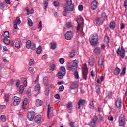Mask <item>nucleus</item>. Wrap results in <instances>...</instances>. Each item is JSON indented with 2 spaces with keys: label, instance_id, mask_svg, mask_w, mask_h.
<instances>
[{
  "label": "nucleus",
  "instance_id": "nucleus-35",
  "mask_svg": "<svg viewBox=\"0 0 127 127\" xmlns=\"http://www.w3.org/2000/svg\"><path fill=\"white\" fill-rule=\"evenodd\" d=\"M3 41L4 43H5V44H6L7 45H9V44H10V40L8 38H4Z\"/></svg>",
  "mask_w": 127,
  "mask_h": 127
},
{
  "label": "nucleus",
  "instance_id": "nucleus-49",
  "mask_svg": "<svg viewBox=\"0 0 127 127\" xmlns=\"http://www.w3.org/2000/svg\"><path fill=\"white\" fill-rule=\"evenodd\" d=\"M64 86L61 85L59 88V92H63L64 91Z\"/></svg>",
  "mask_w": 127,
  "mask_h": 127
},
{
  "label": "nucleus",
  "instance_id": "nucleus-8",
  "mask_svg": "<svg viewBox=\"0 0 127 127\" xmlns=\"http://www.w3.org/2000/svg\"><path fill=\"white\" fill-rule=\"evenodd\" d=\"M26 46L27 48L29 49V48H31L32 50H35V44L33 43H31V41L28 40L26 44Z\"/></svg>",
  "mask_w": 127,
  "mask_h": 127
},
{
  "label": "nucleus",
  "instance_id": "nucleus-22",
  "mask_svg": "<svg viewBox=\"0 0 127 127\" xmlns=\"http://www.w3.org/2000/svg\"><path fill=\"white\" fill-rule=\"evenodd\" d=\"M50 49H52L53 50H54L57 47V44H56V42L53 41L50 43Z\"/></svg>",
  "mask_w": 127,
  "mask_h": 127
},
{
  "label": "nucleus",
  "instance_id": "nucleus-1",
  "mask_svg": "<svg viewBox=\"0 0 127 127\" xmlns=\"http://www.w3.org/2000/svg\"><path fill=\"white\" fill-rule=\"evenodd\" d=\"M82 72L81 77L83 80L86 81L88 77V74H89V70L88 67H87V64L84 63L82 65Z\"/></svg>",
  "mask_w": 127,
  "mask_h": 127
},
{
  "label": "nucleus",
  "instance_id": "nucleus-54",
  "mask_svg": "<svg viewBox=\"0 0 127 127\" xmlns=\"http://www.w3.org/2000/svg\"><path fill=\"white\" fill-rule=\"evenodd\" d=\"M25 9L27 11V15H29V14H30V10H29V8H28V7H26L25 8Z\"/></svg>",
  "mask_w": 127,
  "mask_h": 127
},
{
  "label": "nucleus",
  "instance_id": "nucleus-59",
  "mask_svg": "<svg viewBox=\"0 0 127 127\" xmlns=\"http://www.w3.org/2000/svg\"><path fill=\"white\" fill-rule=\"evenodd\" d=\"M54 6H56V7L59 6V2L58 1H54Z\"/></svg>",
  "mask_w": 127,
  "mask_h": 127
},
{
  "label": "nucleus",
  "instance_id": "nucleus-57",
  "mask_svg": "<svg viewBox=\"0 0 127 127\" xmlns=\"http://www.w3.org/2000/svg\"><path fill=\"white\" fill-rule=\"evenodd\" d=\"M28 103V101L27 100V98H25L24 99V101L23 103V105H25V106H26V105H27Z\"/></svg>",
  "mask_w": 127,
  "mask_h": 127
},
{
  "label": "nucleus",
  "instance_id": "nucleus-16",
  "mask_svg": "<svg viewBox=\"0 0 127 127\" xmlns=\"http://www.w3.org/2000/svg\"><path fill=\"white\" fill-rule=\"evenodd\" d=\"M20 98L17 96H15L14 97L13 105L14 106H18V105H19V104L20 103Z\"/></svg>",
  "mask_w": 127,
  "mask_h": 127
},
{
  "label": "nucleus",
  "instance_id": "nucleus-20",
  "mask_svg": "<svg viewBox=\"0 0 127 127\" xmlns=\"http://www.w3.org/2000/svg\"><path fill=\"white\" fill-rule=\"evenodd\" d=\"M76 21L77 22L78 24V26L76 28L77 30L76 31V32L79 33V32H80V18H79V17H76Z\"/></svg>",
  "mask_w": 127,
  "mask_h": 127
},
{
  "label": "nucleus",
  "instance_id": "nucleus-63",
  "mask_svg": "<svg viewBox=\"0 0 127 127\" xmlns=\"http://www.w3.org/2000/svg\"><path fill=\"white\" fill-rule=\"evenodd\" d=\"M123 28H125V24L124 23H121L120 24V29H123Z\"/></svg>",
  "mask_w": 127,
  "mask_h": 127
},
{
  "label": "nucleus",
  "instance_id": "nucleus-44",
  "mask_svg": "<svg viewBox=\"0 0 127 127\" xmlns=\"http://www.w3.org/2000/svg\"><path fill=\"white\" fill-rule=\"evenodd\" d=\"M74 75L75 79H79V73H78V71H74Z\"/></svg>",
  "mask_w": 127,
  "mask_h": 127
},
{
  "label": "nucleus",
  "instance_id": "nucleus-51",
  "mask_svg": "<svg viewBox=\"0 0 127 127\" xmlns=\"http://www.w3.org/2000/svg\"><path fill=\"white\" fill-rule=\"evenodd\" d=\"M126 73V67H123L121 73H120L121 76H123Z\"/></svg>",
  "mask_w": 127,
  "mask_h": 127
},
{
  "label": "nucleus",
  "instance_id": "nucleus-39",
  "mask_svg": "<svg viewBox=\"0 0 127 127\" xmlns=\"http://www.w3.org/2000/svg\"><path fill=\"white\" fill-rule=\"evenodd\" d=\"M49 1V0H45L44 1V9H46L47 8V6H48V1Z\"/></svg>",
  "mask_w": 127,
  "mask_h": 127
},
{
  "label": "nucleus",
  "instance_id": "nucleus-52",
  "mask_svg": "<svg viewBox=\"0 0 127 127\" xmlns=\"http://www.w3.org/2000/svg\"><path fill=\"white\" fill-rule=\"evenodd\" d=\"M98 121V117L96 116H94L93 117L92 121L94 122V123H97V121Z\"/></svg>",
  "mask_w": 127,
  "mask_h": 127
},
{
  "label": "nucleus",
  "instance_id": "nucleus-47",
  "mask_svg": "<svg viewBox=\"0 0 127 127\" xmlns=\"http://www.w3.org/2000/svg\"><path fill=\"white\" fill-rule=\"evenodd\" d=\"M26 95H27V96L28 97H31V91L30 90V89H28L27 91L26 92Z\"/></svg>",
  "mask_w": 127,
  "mask_h": 127
},
{
  "label": "nucleus",
  "instance_id": "nucleus-19",
  "mask_svg": "<svg viewBox=\"0 0 127 127\" xmlns=\"http://www.w3.org/2000/svg\"><path fill=\"white\" fill-rule=\"evenodd\" d=\"M115 105L117 108H118V109H120V108H121V107L122 106V101L120 98L117 99V100L115 102Z\"/></svg>",
  "mask_w": 127,
  "mask_h": 127
},
{
  "label": "nucleus",
  "instance_id": "nucleus-2",
  "mask_svg": "<svg viewBox=\"0 0 127 127\" xmlns=\"http://www.w3.org/2000/svg\"><path fill=\"white\" fill-rule=\"evenodd\" d=\"M89 41L92 46H95L98 43V34L94 33L89 38Z\"/></svg>",
  "mask_w": 127,
  "mask_h": 127
},
{
  "label": "nucleus",
  "instance_id": "nucleus-11",
  "mask_svg": "<svg viewBox=\"0 0 127 127\" xmlns=\"http://www.w3.org/2000/svg\"><path fill=\"white\" fill-rule=\"evenodd\" d=\"M119 125L121 127L125 125V115L123 114L120 115L118 119Z\"/></svg>",
  "mask_w": 127,
  "mask_h": 127
},
{
  "label": "nucleus",
  "instance_id": "nucleus-58",
  "mask_svg": "<svg viewBox=\"0 0 127 127\" xmlns=\"http://www.w3.org/2000/svg\"><path fill=\"white\" fill-rule=\"evenodd\" d=\"M74 56H75V52L69 53V57H71V58H72V57H74Z\"/></svg>",
  "mask_w": 127,
  "mask_h": 127
},
{
  "label": "nucleus",
  "instance_id": "nucleus-56",
  "mask_svg": "<svg viewBox=\"0 0 127 127\" xmlns=\"http://www.w3.org/2000/svg\"><path fill=\"white\" fill-rule=\"evenodd\" d=\"M59 62L61 64H63V63H64V62H65V60L64 59V58H60L59 59Z\"/></svg>",
  "mask_w": 127,
  "mask_h": 127
},
{
  "label": "nucleus",
  "instance_id": "nucleus-46",
  "mask_svg": "<svg viewBox=\"0 0 127 127\" xmlns=\"http://www.w3.org/2000/svg\"><path fill=\"white\" fill-rule=\"evenodd\" d=\"M66 26L67 27H72L73 23L71 22H66Z\"/></svg>",
  "mask_w": 127,
  "mask_h": 127
},
{
  "label": "nucleus",
  "instance_id": "nucleus-30",
  "mask_svg": "<svg viewBox=\"0 0 127 127\" xmlns=\"http://www.w3.org/2000/svg\"><path fill=\"white\" fill-rule=\"evenodd\" d=\"M15 46L16 48H20V42L18 40H15Z\"/></svg>",
  "mask_w": 127,
  "mask_h": 127
},
{
  "label": "nucleus",
  "instance_id": "nucleus-9",
  "mask_svg": "<svg viewBox=\"0 0 127 127\" xmlns=\"http://www.w3.org/2000/svg\"><path fill=\"white\" fill-rule=\"evenodd\" d=\"M104 21L101 18L97 17L94 21V23L96 26H100L104 23Z\"/></svg>",
  "mask_w": 127,
  "mask_h": 127
},
{
  "label": "nucleus",
  "instance_id": "nucleus-17",
  "mask_svg": "<svg viewBox=\"0 0 127 127\" xmlns=\"http://www.w3.org/2000/svg\"><path fill=\"white\" fill-rule=\"evenodd\" d=\"M88 64L91 67L94 66V64H95V57L94 56H91V58L89 60Z\"/></svg>",
  "mask_w": 127,
  "mask_h": 127
},
{
  "label": "nucleus",
  "instance_id": "nucleus-4",
  "mask_svg": "<svg viewBox=\"0 0 127 127\" xmlns=\"http://www.w3.org/2000/svg\"><path fill=\"white\" fill-rule=\"evenodd\" d=\"M65 75H66V69L64 66H61L60 67V71L57 73V77L58 79L62 80L63 77H64Z\"/></svg>",
  "mask_w": 127,
  "mask_h": 127
},
{
  "label": "nucleus",
  "instance_id": "nucleus-24",
  "mask_svg": "<svg viewBox=\"0 0 127 127\" xmlns=\"http://www.w3.org/2000/svg\"><path fill=\"white\" fill-rule=\"evenodd\" d=\"M41 121V115H37L35 118V123H38L39 124Z\"/></svg>",
  "mask_w": 127,
  "mask_h": 127
},
{
  "label": "nucleus",
  "instance_id": "nucleus-7",
  "mask_svg": "<svg viewBox=\"0 0 127 127\" xmlns=\"http://www.w3.org/2000/svg\"><path fill=\"white\" fill-rule=\"evenodd\" d=\"M104 60H105V56H100L98 61V65L99 68L104 67Z\"/></svg>",
  "mask_w": 127,
  "mask_h": 127
},
{
  "label": "nucleus",
  "instance_id": "nucleus-37",
  "mask_svg": "<svg viewBox=\"0 0 127 127\" xmlns=\"http://www.w3.org/2000/svg\"><path fill=\"white\" fill-rule=\"evenodd\" d=\"M67 108L68 110H72L73 109V105L72 104V103L68 102L67 104Z\"/></svg>",
  "mask_w": 127,
  "mask_h": 127
},
{
  "label": "nucleus",
  "instance_id": "nucleus-18",
  "mask_svg": "<svg viewBox=\"0 0 127 127\" xmlns=\"http://www.w3.org/2000/svg\"><path fill=\"white\" fill-rule=\"evenodd\" d=\"M74 10V5L67 6L64 7V11H73Z\"/></svg>",
  "mask_w": 127,
  "mask_h": 127
},
{
  "label": "nucleus",
  "instance_id": "nucleus-34",
  "mask_svg": "<svg viewBox=\"0 0 127 127\" xmlns=\"http://www.w3.org/2000/svg\"><path fill=\"white\" fill-rule=\"evenodd\" d=\"M3 37L4 38H8V37H9V32L7 31H5L4 33Z\"/></svg>",
  "mask_w": 127,
  "mask_h": 127
},
{
  "label": "nucleus",
  "instance_id": "nucleus-62",
  "mask_svg": "<svg viewBox=\"0 0 127 127\" xmlns=\"http://www.w3.org/2000/svg\"><path fill=\"white\" fill-rule=\"evenodd\" d=\"M124 6L125 7V8H127V0L124 2Z\"/></svg>",
  "mask_w": 127,
  "mask_h": 127
},
{
  "label": "nucleus",
  "instance_id": "nucleus-40",
  "mask_svg": "<svg viewBox=\"0 0 127 127\" xmlns=\"http://www.w3.org/2000/svg\"><path fill=\"white\" fill-rule=\"evenodd\" d=\"M104 42L108 44L110 42V38L109 36H106L104 38Z\"/></svg>",
  "mask_w": 127,
  "mask_h": 127
},
{
  "label": "nucleus",
  "instance_id": "nucleus-45",
  "mask_svg": "<svg viewBox=\"0 0 127 127\" xmlns=\"http://www.w3.org/2000/svg\"><path fill=\"white\" fill-rule=\"evenodd\" d=\"M34 59H31L30 60V62H29V65L30 66H32V65H34Z\"/></svg>",
  "mask_w": 127,
  "mask_h": 127
},
{
  "label": "nucleus",
  "instance_id": "nucleus-21",
  "mask_svg": "<svg viewBox=\"0 0 127 127\" xmlns=\"http://www.w3.org/2000/svg\"><path fill=\"white\" fill-rule=\"evenodd\" d=\"M79 87V83L78 82H72L70 84V88L71 89H76Z\"/></svg>",
  "mask_w": 127,
  "mask_h": 127
},
{
  "label": "nucleus",
  "instance_id": "nucleus-43",
  "mask_svg": "<svg viewBox=\"0 0 127 127\" xmlns=\"http://www.w3.org/2000/svg\"><path fill=\"white\" fill-rule=\"evenodd\" d=\"M42 28V22L40 21L39 23L38 24V28H40L39 31H41V29Z\"/></svg>",
  "mask_w": 127,
  "mask_h": 127
},
{
  "label": "nucleus",
  "instance_id": "nucleus-55",
  "mask_svg": "<svg viewBox=\"0 0 127 127\" xmlns=\"http://www.w3.org/2000/svg\"><path fill=\"white\" fill-rule=\"evenodd\" d=\"M67 4L68 5V6H71V5H73V4H72V0H68L67 1Z\"/></svg>",
  "mask_w": 127,
  "mask_h": 127
},
{
  "label": "nucleus",
  "instance_id": "nucleus-36",
  "mask_svg": "<svg viewBox=\"0 0 127 127\" xmlns=\"http://www.w3.org/2000/svg\"><path fill=\"white\" fill-rule=\"evenodd\" d=\"M41 51H42V48L41 47V46H39L37 48L36 53H37V54H40Z\"/></svg>",
  "mask_w": 127,
  "mask_h": 127
},
{
  "label": "nucleus",
  "instance_id": "nucleus-3",
  "mask_svg": "<svg viewBox=\"0 0 127 127\" xmlns=\"http://www.w3.org/2000/svg\"><path fill=\"white\" fill-rule=\"evenodd\" d=\"M78 67V62L77 60L73 61L71 64H69L67 66L68 70L69 71H76Z\"/></svg>",
  "mask_w": 127,
  "mask_h": 127
},
{
  "label": "nucleus",
  "instance_id": "nucleus-61",
  "mask_svg": "<svg viewBox=\"0 0 127 127\" xmlns=\"http://www.w3.org/2000/svg\"><path fill=\"white\" fill-rule=\"evenodd\" d=\"M55 99H57L58 100H59L60 99V96L59 94H57L55 95Z\"/></svg>",
  "mask_w": 127,
  "mask_h": 127
},
{
  "label": "nucleus",
  "instance_id": "nucleus-27",
  "mask_svg": "<svg viewBox=\"0 0 127 127\" xmlns=\"http://www.w3.org/2000/svg\"><path fill=\"white\" fill-rule=\"evenodd\" d=\"M120 72H121V69L118 67H116L114 70V74L116 76H118L120 74Z\"/></svg>",
  "mask_w": 127,
  "mask_h": 127
},
{
  "label": "nucleus",
  "instance_id": "nucleus-29",
  "mask_svg": "<svg viewBox=\"0 0 127 127\" xmlns=\"http://www.w3.org/2000/svg\"><path fill=\"white\" fill-rule=\"evenodd\" d=\"M56 69V66L54 64H51L49 68L50 71H55Z\"/></svg>",
  "mask_w": 127,
  "mask_h": 127
},
{
  "label": "nucleus",
  "instance_id": "nucleus-25",
  "mask_svg": "<svg viewBox=\"0 0 127 127\" xmlns=\"http://www.w3.org/2000/svg\"><path fill=\"white\" fill-rule=\"evenodd\" d=\"M109 27L110 29H115L116 28V23L114 21H112L110 23Z\"/></svg>",
  "mask_w": 127,
  "mask_h": 127
},
{
  "label": "nucleus",
  "instance_id": "nucleus-6",
  "mask_svg": "<svg viewBox=\"0 0 127 127\" xmlns=\"http://www.w3.org/2000/svg\"><path fill=\"white\" fill-rule=\"evenodd\" d=\"M125 48H124L123 46H121V49H120V48H119L116 51L117 55H120L121 58H124V57H125Z\"/></svg>",
  "mask_w": 127,
  "mask_h": 127
},
{
  "label": "nucleus",
  "instance_id": "nucleus-12",
  "mask_svg": "<svg viewBox=\"0 0 127 127\" xmlns=\"http://www.w3.org/2000/svg\"><path fill=\"white\" fill-rule=\"evenodd\" d=\"M73 37V31H68L67 33L65 34V38L67 40H71Z\"/></svg>",
  "mask_w": 127,
  "mask_h": 127
},
{
  "label": "nucleus",
  "instance_id": "nucleus-23",
  "mask_svg": "<svg viewBox=\"0 0 127 127\" xmlns=\"http://www.w3.org/2000/svg\"><path fill=\"white\" fill-rule=\"evenodd\" d=\"M86 104H87V101L85 99H80V107H85Z\"/></svg>",
  "mask_w": 127,
  "mask_h": 127
},
{
  "label": "nucleus",
  "instance_id": "nucleus-13",
  "mask_svg": "<svg viewBox=\"0 0 127 127\" xmlns=\"http://www.w3.org/2000/svg\"><path fill=\"white\" fill-rule=\"evenodd\" d=\"M34 116H35V114L34 113V111H30L28 113V119L29 121H33V119H34Z\"/></svg>",
  "mask_w": 127,
  "mask_h": 127
},
{
  "label": "nucleus",
  "instance_id": "nucleus-10",
  "mask_svg": "<svg viewBox=\"0 0 127 127\" xmlns=\"http://www.w3.org/2000/svg\"><path fill=\"white\" fill-rule=\"evenodd\" d=\"M40 93V85L37 84L35 86V90L33 92L34 97H37V95Z\"/></svg>",
  "mask_w": 127,
  "mask_h": 127
},
{
  "label": "nucleus",
  "instance_id": "nucleus-41",
  "mask_svg": "<svg viewBox=\"0 0 127 127\" xmlns=\"http://www.w3.org/2000/svg\"><path fill=\"white\" fill-rule=\"evenodd\" d=\"M28 24L29 26H32V25H33V22H32V20H31V19H28Z\"/></svg>",
  "mask_w": 127,
  "mask_h": 127
},
{
  "label": "nucleus",
  "instance_id": "nucleus-28",
  "mask_svg": "<svg viewBox=\"0 0 127 127\" xmlns=\"http://www.w3.org/2000/svg\"><path fill=\"white\" fill-rule=\"evenodd\" d=\"M100 18L103 21H105V20H107V15L106 13L103 12L101 14V17Z\"/></svg>",
  "mask_w": 127,
  "mask_h": 127
},
{
  "label": "nucleus",
  "instance_id": "nucleus-60",
  "mask_svg": "<svg viewBox=\"0 0 127 127\" xmlns=\"http://www.w3.org/2000/svg\"><path fill=\"white\" fill-rule=\"evenodd\" d=\"M112 96H113V94L112 93V92H108V97L109 99H111V98H112Z\"/></svg>",
  "mask_w": 127,
  "mask_h": 127
},
{
  "label": "nucleus",
  "instance_id": "nucleus-64",
  "mask_svg": "<svg viewBox=\"0 0 127 127\" xmlns=\"http://www.w3.org/2000/svg\"><path fill=\"white\" fill-rule=\"evenodd\" d=\"M0 8L1 9H3V8H4V5H3V3H1L0 4Z\"/></svg>",
  "mask_w": 127,
  "mask_h": 127
},
{
  "label": "nucleus",
  "instance_id": "nucleus-32",
  "mask_svg": "<svg viewBox=\"0 0 127 127\" xmlns=\"http://www.w3.org/2000/svg\"><path fill=\"white\" fill-rule=\"evenodd\" d=\"M89 108L92 110H94V108H95V105L94 104V100H92L89 102Z\"/></svg>",
  "mask_w": 127,
  "mask_h": 127
},
{
  "label": "nucleus",
  "instance_id": "nucleus-38",
  "mask_svg": "<svg viewBox=\"0 0 127 127\" xmlns=\"http://www.w3.org/2000/svg\"><path fill=\"white\" fill-rule=\"evenodd\" d=\"M15 23L18 25H19L20 23H21V21H20V18L19 17H17L16 18Z\"/></svg>",
  "mask_w": 127,
  "mask_h": 127
},
{
  "label": "nucleus",
  "instance_id": "nucleus-5",
  "mask_svg": "<svg viewBox=\"0 0 127 127\" xmlns=\"http://www.w3.org/2000/svg\"><path fill=\"white\" fill-rule=\"evenodd\" d=\"M83 27H84V18L80 16V33L81 37L85 36V33L83 32Z\"/></svg>",
  "mask_w": 127,
  "mask_h": 127
},
{
  "label": "nucleus",
  "instance_id": "nucleus-50",
  "mask_svg": "<svg viewBox=\"0 0 127 127\" xmlns=\"http://www.w3.org/2000/svg\"><path fill=\"white\" fill-rule=\"evenodd\" d=\"M1 120L2 121V122H5V121L6 120V118H5V115H1Z\"/></svg>",
  "mask_w": 127,
  "mask_h": 127
},
{
  "label": "nucleus",
  "instance_id": "nucleus-53",
  "mask_svg": "<svg viewBox=\"0 0 127 127\" xmlns=\"http://www.w3.org/2000/svg\"><path fill=\"white\" fill-rule=\"evenodd\" d=\"M96 123L94 122V121H92L90 122V124H89V126L91 127H95V125Z\"/></svg>",
  "mask_w": 127,
  "mask_h": 127
},
{
  "label": "nucleus",
  "instance_id": "nucleus-33",
  "mask_svg": "<svg viewBox=\"0 0 127 127\" xmlns=\"http://www.w3.org/2000/svg\"><path fill=\"white\" fill-rule=\"evenodd\" d=\"M44 84L45 86H48V77H45L43 78Z\"/></svg>",
  "mask_w": 127,
  "mask_h": 127
},
{
  "label": "nucleus",
  "instance_id": "nucleus-15",
  "mask_svg": "<svg viewBox=\"0 0 127 127\" xmlns=\"http://www.w3.org/2000/svg\"><path fill=\"white\" fill-rule=\"evenodd\" d=\"M97 6H98V2H97V1L96 0L92 1L91 4V9H92V10H96V9H97Z\"/></svg>",
  "mask_w": 127,
  "mask_h": 127
},
{
  "label": "nucleus",
  "instance_id": "nucleus-14",
  "mask_svg": "<svg viewBox=\"0 0 127 127\" xmlns=\"http://www.w3.org/2000/svg\"><path fill=\"white\" fill-rule=\"evenodd\" d=\"M53 115V108L49 107V105H48V111H47V118L50 119L49 116L52 117Z\"/></svg>",
  "mask_w": 127,
  "mask_h": 127
},
{
  "label": "nucleus",
  "instance_id": "nucleus-31",
  "mask_svg": "<svg viewBox=\"0 0 127 127\" xmlns=\"http://www.w3.org/2000/svg\"><path fill=\"white\" fill-rule=\"evenodd\" d=\"M94 52L96 54H100V53H101V49H100V48L97 47L96 48H95V49L94 50Z\"/></svg>",
  "mask_w": 127,
  "mask_h": 127
},
{
  "label": "nucleus",
  "instance_id": "nucleus-26",
  "mask_svg": "<svg viewBox=\"0 0 127 127\" xmlns=\"http://www.w3.org/2000/svg\"><path fill=\"white\" fill-rule=\"evenodd\" d=\"M42 104H43V102L39 99H37L36 101V106L37 107H40V106H42Z\"/></svg>",
  "mask_w": 127,
  "mask_h": 127
},
{
  "label": "nucleus",
  "instance_id": "nucleus-48",
  "mask_svg": "<svg viewBox=\"0 0 127 127\" xmlns=\"http://www.w3.org/2000/svg\"><path fill=\"white\" fill-rule=\"evenodd\" d=\"M29 72L31 73V74H34V69H33V68L30 67L28 69Z\"/></svg>",
  "mask_w": 127,
  "mask_h": 127
},
{
  "label": "nucleus",
  "instance_id": "nucleus-42",
  "mask_svg": "<svg viewBox=\"0 0 127 127\" xmlns=\"http://www.w3.org/2000/svg\"><path fill=\"white\" fill-rule=\"evenodd\" d=\"M23 91H24V86L21 85L19 87V92L21 94L23 93Z\"/></svg>",
  "mask_w": 127,
  "mask_h": 127
}]
</instances>
